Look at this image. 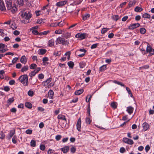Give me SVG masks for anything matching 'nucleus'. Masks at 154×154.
<instances>
[{
    "instance_id": "1",
    "label": "nucleus",
    "mask_w": 154,
    "mask_h": 154,
    "mask_svg": "<svg viewBox=\"0 0 154 154\" xmlns=\"http://www.w3.org/2000/svg\"><path fill=\"white\" fill-rule=\"evenodd\" d=\"M21 16L26 20H28L32 17L31 11L29 9L23 10L21 11Z\"/></svg>"
},
{
    "instance_id": "2",
    "label": "nucleus",
    "mask_w": 154,
    "mask_h": 154,
    "mask_svg": "<svg viewBox=\"0 0 154 154\" xmlns=\"http://www.w3.org/2000/svg\"><path fill=\"white\" fill-rule=\"evenodd\" d=\"M19 81L20 82L23 86H26L28 84V76L26 74H25L20 76L18 79Z\"/></svg>"
},
{
    "instance_id": "3",
    "label": "nucleus",
    "mask_w": 154,
    "mask_h": 154,
    "mask_svg": "<svg viewBox=\"0 0 154 154\" xmlns=\"http://www.w3.org/2000/svg\"><path fill=\"white\" fill-rule=\"evenodd\" d=\"M56 42L57 45L60 44H62L63 45H66L69 44V41L68 40H66L64 38L59 37L57 38Z\"/></svg>"
},
{
    "instance_id": "4",
    "label": "nucleus",
    "mask_w": 154,
    "mask_h": 154,
    "mask_svg": "<svg viewBox=\"0 0 154 154\" xmlns=\"http://www.w3.org/2000/svg\"><path fill=\"white\" fill-rule=\"evenodd\" d=\"M88 35L87 33L80 32L75 35V37L79 38V40H81L85 38L86 37H88Z\"/></svg>"
},
{
    "instance_id": "5",
    "label": "nucleus",
    "mask_w": 154,
    "mask_h": 154,
    "mask_svg": "<svg viewBox=\"0 0 154 154\" xmlns=\"http://www.w3.org/2000/svg\"><path fill=\"white\" fill-rule=\"evenodd\" d=\"M146 52L149 53V54L148 55L149 56H150L154 54V49L152 48L150 45L149 43H147Z\"/></svg>"
},
{
    "instance_id": "6",
    "label": "nucleus",
    "mask_w": 154,
    "mask_h": 154,
    "mask_svg": "<svg viewBox=\"0 0 154 154\" xmlns=\"http://www.w3.org/2000/svg\"><path fill=\"white\" fill-rule=\"evenodd\" d=\"M123 141L125 143L128 144L129 145H132L134 142L133 140L131 139H129L126 137H124L122 139Z\"/></svg>"
},
{
    "instance_id": "7",
    "label": "nucleus",
    "mask_w": 154,
    "mask_h": 154,
    "mask_svg": "<svg viewBox=\"0 0 154 154\" xmlns=\"http://www.w3.org/2000/svg\"><path fill=\"white\" fill-rule=\"evenodd\" d=\"M67 2V1L66 0L59 1L56 3V5L58 7H61L66 5Z\"/></svg>"
},
{
    "instance_id": "8",
    "label": "nucleus",
    "mask_w": 154,
    "mask_h": 154,
    "mask_svg": "<svg viewBox=\"0 0 154 154\" xmlns=\"http://www.w3.org/2000/svg\"><path fill=\"white\" fill-rule=\"evenodd\" d=\"M140 26L139 23H135L130 24L128 26V29H134L137 28L138 27Z\"/></svg>"
},
{
    "instance_id": "9",
    "label": "nucleus",
    "mask_w": 154,
    "mask_h": 154,
    "mask_svg": "<svg viewBox=\"0 0 154 154\" xmlns=\"http://www.w3.org/2000/svg\"><path fill=\"white\" fill-rule=\"evenodd\" d=\"M5 2L8 10H11L12 6L11 1V0H5Z\"/></svg>"
},
{
    "instance_id": "10",
    "label": "nucleus",
    "mask_w": 154,
    "mask_h": 154,
    "mask_svg": "<svg viewBox=\"0 0 154 154\" xmlns=\"http://www.w3.org/2000/svg\"><path fill=\"white\" fill-rule=\"evenodd\" d=\"M81 118H80L79 119L76 124L77 129L79 131H81Z\"/></svg>"
},
{
    "instance_id": "11",
    "label": "nucleus",
    "mask_w": 154,
    "mask_h": 154,
    "mask_svg": "<svg viewBox=\"0 0 154 154\" xmlns=\"http://www.w3.org/2000/svg\"><path fill=\"white\" fill-rule=\"evenodd\" d=\"M136 0H133L130 1L128 4V8H130L131 7H134L137 3Z\"/></svg>"
},
{
    "instance_id": "12",
    "label": "nucleus",
    "mask_w": 154,
    "mask_h": 154,
    "mask_svg": "<svg viewBox=\"0 0 154 154\" xmlns=\"http://www.w3.org/2000/svg\"><path fill=\"white\" fill-rule=\"evenodd\" d=\"M142 126L143 128V130L144 131H146L147 130L149 127V125L146 122L143 123Z\"/></svg>"
},
{
    "instance_id": "13",
    "label": "nucleus",
    "mask_w": 154,
    "mask_h": 154,
    "mask_svg": "<svg viewBox=\"0 0 154 154\" xmlns=\"http://www.w3.org/2000/svg\"><path fill=\"white\" fill-rule=\"evenodd\" d=\"M0 10L2 11L6 10L4 2L1 0H0Z\"/></svg>"
},
{
    "instance_id": "14",
    "label": "nucleus",
    "mask_w": 154,
    "mask_h": 154,
    "mask_svg": "<svg viewBox=\"0 0 154 154\" xmlns=\"http://www.w3.org/2000/svg\"><path fill=\"white\" fill-rule=\"evenodd\" d=\"M46 50L44 49H41L38 50V53L39 55H43L46 53Z\"/></svg>"
},
{
    "instance_id": "15",
    "label": "nucleus",
    "mask_w": 154,
    "mask_h": 154,
    "mask_svg": "<svg viewBox=\"0 0 154 154\" xmlns=\"http://www.w3.org/2000/svg\"><path fill=\"white\" fill-rule=\"evenodd\" d=\"M133 107L131 106H128L127 108V111L130 115H131L133 113Z\"/></svg>"
},
{
    "instance_id": "16",
    "label": "nucleus",
    "mask_w": 154,
    "mask_h": 154,
    "mask_svg": "<svg viewBox=\"0 0 154 154\" xmlns=\"http://www.w3.org/2000/svg\"><path fill=\"white\" fill-rule=\"evenodd\" d=\"M61 149L64 153H66L69 151V148L68 146H66L62 148Z\"/></svg>"
},
{
    "instance_id": "17",
    "label": "nucleus",
    "mask_w": 154,
    "mask_h": 154,
    "mask_svg": "<svg viewBox=\"0 0 154 154\" xmlns=\"http://www.w3.org/2000/svg\"><path fill=\"white\" fill-rule=\"evenodd\" d=\"M57 118L59 119H60L63 120H64L66 123L67 121L64 116L60 114L58 116Z\"/></svg>"
},
{
    "instance_id": "18",
    "label": "nucleus",
    "mask_w": 154,
    "mask_h": 154,
    "mask_svg": "<svg viewBox=\"0 0 154 154\" xmlns=\"http://www.w3.org/2000/svg\"><path fill=\"white\" fill-rule=\"evenodd\" d=\"M27 60L26 56L24 55L22 56L20 59V62L22 63L25 64Z\"/></svg>"
},
{
    "instance_id": "19",
    "label": "nucleus",
    "mask_w": 154,
    "mask_h": 154,
    "mask_svg": "<svg viewBox=\"0 0 154 154\" xmlns=\"http://www.w3.org/2000/svg\"><path fill=\"white\" fill-rule=\"evenodd\" d=\"M42 85L44 86H47V87H53L54 85V84L53 83L51 82L48 85L46 81H45L42 82Z\"/></svg>"
},
{
    "instance_id": "20",
    "label": "nucleus",
    "mask_w": 154,
    "mask_h": 154,
    "mask_svg": "<svg viewBox=\"0 0 154 154\" xmlns=\"http://www.w3.org/2000/svg\"><path fill=\"white\" fill-rule=\"evenodd\" d=\"M84 90L83 89H80L76 91L75 92V94L76 95H80L83 93Z\"/></svg>"
},
{
    "instance_id": "21",
    "label": "nucleus",
    "mask_w": 154,
    "mask_h": 154,
    "mask_svg": "<svg viewBox=\"0 0 154 154\" xmlns=\"http://www.w3.org/2000/svg\"><path fill=\"white\" fill-rule=\"evenodd\" d=\"M90 15L88 14H87L82 16V19L83 20H85L90 17Z\"/></svg>"
},
{
    "instance_id": "22",
    "label": "nucleus",
    "mask_w": 154,
    "mask_h": 154,
    "mask_svg": "<svg viewBox=\"0 0 154 154\" xmlns=\"http://www.w3.org/2000/svg\"><path fill=\"white\" fill-rule=\"evenodd\" d=\"M14 101V98L13 97L9 98L7 101V103L8 105H10Z\"/></svg>"
},
{
    "instance_id": "23",
    "label": "nucleus",
    "mask_w": 154,
    "mask_h": 154,
    "mask_svg": "<svg viewBox=\"0 0 154 154\" xmlns=\"http://www.w3.org/2000/svg\"><path fill=\"white\" fill-rule=\"evenodd\" d=\"M143 9L139 6H136L134 9V11L136 12H140L143 10Z\"/></svg>"
},
{
    "instance_id": "24",
    "label": "nucleus",
    "mask_w": 154,
    "mask_h": 154,
    "mask_svg": "<svg viewBox=\"0 0 154 154\" xmlns=\"http://www.w3.org/2000/svg\"><path fill=\"white\" fill-rule=\"evenodd\" d=\"M54 40L53 39H51L50 40L48 41V45L49 46L52 47L54 45Z\"/></svg>"
},
{
    "instance_id": "25",
    "label": "nucleus",
    "mask_w": 154,
    "mask_h": 154,
    "mask_svg": "<svg viewBox=\"0 0 154 154\" xmlns=\"http://www.w3.org/2000/svg\"><path fill=\"white\" fill-rule=\"evenodd\" d=\"M68 65L69 68L72 69L74 66V63L72 61H70L67 63Z\"/></svg>"
},
{
    "instance_id": "26",
    "label": "nucleus",
    "mask_w": 154,
    "mask_h": 154,
    "mask_svg": "<svg viewBox=\"0 0 154 154\" xmlns=\"http://www.w3.org/2000/svg\"><path fill=\"white\" fill-rule=\"evenodd\" d=\"M142 17L144 18L150 19L151 16L149 14L147 13H145L142 15Z\"/></svg>"
},
{
    "instance_id": "27",
    "label": "nucleus",
    "mask_w": 154,
    "mask_h": 154,
    "mask_svg": "<svg viewBox=\"0 0 154 154\" xmlns=\"http://www.w3.org/2000/svg\"><path fill=\"white\" fill-rule=\"evenodd\" d=\"M25 106L26 107L29 109L31 108L32 107V104L28 102H27L25 103Z\"/></svg>"
},
{
    "instance_id": "28",
    "label": "nucleus",
    "mask_w": 154,
    "mask_h": 154,
    "mask_svg": "<svg viewBox=\"0 0 154 154\" xmlns=\"http://www.w3.org/2000/svg\"><path fill=\"white\" fill-rule=\"evenodd\" d=\"M106 65H103L101 66L99 68V70L100 72H103L106 69Z\"/></svg>"
},
{
    "instance_id": "29",
    "label": "nucleus",
    "mask_w": 154,
    "mask_h": 154,
    "mask_svg": "<svg viewBox=\"0 0 154 154\" xmlns=\"http://www.w3.org/2000/svg\"><path fill=\"white\" fill-rule=\"evenodd\" d=\"M15 133L14 130H11L10 131V133L9 134V135L10 137V138H11L12 137Z\"/></svg>"
},
{
    "instance_id": "30",
    "label": "nucleus",
    "mask_w": 154,
    "mask_h": 154,
    "mask_svg": "<svg viewBox=\"0 0 154 154\" xmlns=\"http://www.w3.org/2000/svg\"><path fill=\"white\" fill-rule=\"evenodd\" d=\"M30 145L31 146L35 147L36 145V142L35 140H32L30 142Z\"/></svg>"
},
{
    "instance_id": "31",
    "label": "nucleus",
    "mask_w": 154,
    "mask_h": 154,
    "mask_svg": "<svg viewBox=\"0 0 154 154\" xmlns=\"http://www.w3.org/2000/svg\"><path fill=\"white\" fill-rule=\"evenodd\" d=\"M28 67L27 65H26L23 67L21 69V71L22 72H24L28 69Z\"/></svg>"
},
{
    "instance_id": "32",
    "label": "nucleus",
    "mask_w": 154,
    "mask_h": 154,
    "mask_svg": "<svg viewBox=\"0 0 154 154\" xmlns=\"http://www.w3.org/2000/svg\"><path fill=\"white\" fill-rule=\"evenodd\" d=\"M109 29L108 28H103L102 29V30L101 31V33L102 34H104Z\"/></svg>"
},
{
    "instance_id": "33",
    "label": "nucleus",
    "mask_w": 154,
    "mask_h": 154,
    "mask_svg": "<svg viewBox=\"0 0 154 154\" xmlns=\"http://www.w3.org/2000/svg\"><path fill=\"white\" fill-rule=\"evenodd\" d=\"M140 32L142 34H145L146 32V30L144 28H142L140 29Z\"/></svg>"
},
{
    "instance_id": "34",
    "label": "nucleus",
    "mask_w": 154,
    "mask_h": 154,
    "mask_svg": "<svg viewBox=\"0 0 154 154\" xmlns=\"http://www.w3.org/2000/svg\"><path fill=\"white\" fill-rule=\"evenodd\" d=\"M49 32V31H45L42 32H40L39 33V35H47Z\"/></svg>"
},
{
    "instance_id": "35",
    "label": "nucleus",
    "mask_w": 154,
    "mask_h": 154,
    "mask_svg": "<svg viewBox=\"0 0 154 154\" xmlns=\"http://www.w3.org/2000/svg\"><path fill=\"white\" fill-rule=\"evenodd\" d=\"M117 103L116 102H113L111 103V107L114 109H116L117 108Z\"/></svg>"
},
{
    "instance_id": "36",
    "label": "nucleus",
    "mask_w": 154,
    "mask_h": 154,
    "mask_svg": "<svg viewBox=\"0 0 154 154\" xmlns=\"http://www.w3.org/2000/svg\"><path fill=\"white\" fill-rule=\"evenodd\" d=\"M18 4L20 6H22L23 5V0H17Z\"/></svg>"
},
{
    "instance_id": "37",
    "label": "nucleus",
    "mask_w": 154,
    "mask_h": 154,
    "mask_svg": "<svg viewBox=\"0 0 154 154\" xmlns=\"http://www.w3.org/2000/svg\"><path fill=\"white\" fill-rule=\"evenodd\" d=\"M37 65L35 63L32 64L30 66V68L31 69H34L35 68H36Z\"/></svg>"
},
{
    "instance_id": "38",
    "label": "nucleus",
    "mask_w": 154,
    "mask_h": 154,
    "mask_svg": "<svg viewBox=\"0 0 154 154\" xmlns=\"http://www.w3.org/2000/svg\"><path fill=\"white\" fill-rule=\"evenodd\" d=\"M48 95L51 98H52L54 95L53 91L52 90H50L48 92Z\"/></svg>"
},
{
    "instance_id": "39",
    "label": "nucleus",
    "mask_w": 154,
    "mask_h": 154,
    "mask_svg": "<svg viewBox=\"0 0 154 154\" xmlns=\"http://www.w3.org/2000/svg\"><path fill=\"white\" fill-rule=\"evenodd\" d=\"M113 82L115 84H117L119 85H120L121 86H124V85L121 82L118 81L116 80H114Z\"/></svg>"
},
{
    "instance_id": "40",
    "label": "nucleus",
    "mask_w": 154,
    "mask_h": 154,
    "mask_svg": "<svg viewBox=\"0 0 154 154\" xmlns=\"http://www.w3.org/2000/svg\"><path fill=\"white\" fill-rule=\"evenodd\" d=\"M5 74V72L3 70H1L0 71V78L1 79H3L4 78L3 74Z\"/></svg>"
},
{
    "instance_id": "41",
    "label": "nucleus",
    "mask_w": 154,
    "mask_h": 154,
    "mask_svg": "<svg viewBox=\"0 0 154 154\" xmlns=\"http://www.w3.org/2000/svg\"><path fill=\"white\" fill-rule=\"evenodd\" d=\"M126 90L128 92V94H130V96L132 97L133 96V95L131 93V92L130 89L129 88V87H126Z\"/></svg>"
},
{
    "instance_id": "42",
    "label": "nucleus",
    "mask_w": 154,
    "mask_h": 154,
    "mask_svg": "<svg viewBox=\"0 0 154 154\" xmlns=\"http://www.w3.org/2000/svg\"><path fill=\"white\" fill-rule=\"evenodd\" d=\"M90 103L88 104V108L87 109V113L88 114V116H90Z\"/></svg>"
},
{
    "instance_id": "43",
    "label": "nucleus",
    "mask_w": 154,
    "mask_h": 154,
    "mask_svg": "<svg viewBox=\"0 0 154 154\" xmlns=\"http://www.w3.org/2000/svg\"><path fill=\"white\" fill-rule=\"evenodd\" d=\"M11 27L13 30L17 28V26L14 23L11 24Z\"/></svg>"
},
{
    "instance_id": "44",
    "label": "nucleus",
    "mask_w": 154,
    "mask_h": 154,
    "mask_svg": "<svg viewBox=\"0 0 154 154\" xmlns=\"http://www.w3.org/2000/svg\"><path fill=\"white\" fill-rule=\"evenodd\" d=\"M70 151L72 153H74L76 151V148L75 147L72 146L71 148Z\"/></svg>"
},
{
    "instance_id": "45",
    "label": "nucleus",
    "mask_w": 154,
    "mask_h": 154,
    "mask_svg": "<svg viewBox=\"0 0 154 154\" xmlns=\"http://www.w3.org/2000/svg\"><path fill=\"white\" fill-rule=\"evenodd\" d=\"M32 32L33 34H35V35H37L38 34L39 35V32H38L37 30L34 29H32Z\"/></svg>"
},
{
    "instance_id": "46",
    "label": "nucleus",
    "mask_w": 154,
    "mask_h": 154,
    "mask_svg": "<svg viewBox=\"0 0 154 154\" xmlns=\"http://www.w3.org/2000/svg\"><path fill=\"white\" fill-rule=\"evenodd\" d=\"M28 94L29 96L32 97L34 93L33 91L30 90L28 92Z\"/></svg>"
},
{
    "instance_id": "47",
    "label": "nucleus",
    "mask_w": 154,
    "mask_h": 154,
    "mask_svg": "<svg viewBox=\"0 0 154 154\" xmlns=\"http://www.w3.org/2000/svg\"><path fill=\"white\" fill-rule=\"evenodd\" d=\"M85 121L86 123L87 124H89L91 122L90 119L89 117H87Z\"/></svg>"
},
{
    "instance_id": "48",
    "label": "nucleus",
    "mask_w": 154,
    "mask_h": 154,
    "mask_svg": "<svg viewBox=\"0 0 154 154\" xmlns=\"http://www.w3.org/2000/svg\"><path fill=\"white\" fill-rule=\"evenodd\" d=\"M5 137V135L2 132L0 133V138L1 139H4Z\"/></svg>"
},
{
    "instance_id": "49",
    "label": "nucleus",
    "mask_w": 154,
    "mask_h": 154,
    "mask_svg": "<svg viewBox=\"0 0 154 154\" xmlns=\"http://www.w3.org/2000/svg\"><path fill=\"white\" fill-rule=\"evenodd\" d=\"M26 133L28 134H32V131L31 129H27L25 132Z\"/></svg>"
},
{
    "instance_id": "50",
    "label": "nucleus",
    "mask_w": 154,
    "mask_h": 154,
    "mask_svg": "<svg viewBox=\"0 0 154 154\" xmlns=\"http://www.w3.org/2000/svg\"><path fill=\"white\" fill-rule=\"evenodd\" d=\"M62 30L61 29H59L58 30H56L55 31V33L56 34H60L62 33Z\"/></svg>"
},
{
    "instance_id": "51",
    "label": "nucleus",
    "mask_w": 154,
    "mask_h": 154,
    "mask_svg": "<svg viewBox=\"0 0 154 154\" xmlns=\"http://www.w3.org/2000/svg\"><path fill=\"white\" fill-rule=\"evenodd\" d=\"M119 151L121 153H123L125 152V149L123 147L121 148L119 150Z\"/></svg>"
},
{
    "instance_id": "52",
    "label": "nucleus",
    "mask_w": 154,
    "mask_h": 154,
    "mask_svg": "<svg viewBox=\"0 0 154 154\" xmlns=\"http://www.w3.org/2000/svg\"><path fill=\"white\" fill-rule=\"evenodd\" d=\"M43 21V20L42 19H38L36 23H37L39 24H41Z\"/></svg>"
},
{
    "instance_id": "53",
    "label": "nucleus",
    "mask_w": 154,
    "mask_h": 154,
    "mask_svg": "<svg viewBox=\"0 0 154 154\" xmlns=\"http://www.w3.org/2000/svg\"><path fill=\"white\" fill-rule=\"evenodd\" d=\"M98 45V44H94L91 46V48L92 49L96 48L97 47Z\"/></svg>"
},
{
    "instance_id": "54",
    "label": "nucleus",
    "mask_w": 154,
    "mask_h": 154,
    "mask_svg": "<svg viewBox=\"0 0 154 154\" xmlns=\"http://www.w3.org/2000/svg\"><path fill=\"white\" fill-rule=\"evenodd\" d=\"M119 19V16L117 15H114L113 17V20L117 21V20Z\"/></svg>"
},
{
    "instance_id": "55",
    "label": "nucleus",
    "mask_w": 154,
    "mask_h": 154,
    "mask_svg": "<svg viewBox=\"0 0 154 154\" xmlns=\"http://www.w3.org/2000/svg\"><path fill=\"white\" fill-rule=\"evenodd\" d=\"M78 101V98L76 97V98H74V99H72L70 102V103H76Z\"/></svg>"
},
{
    "instance_id": "56",
    "label": "nucleus",
    "mask_w": 154,
    "mask_h": 154,
    "mask_svg": "<svg viewBox=\"0 0 154 154\" xmlns=\"http://www.w3.org/2000/svg\"><path fill=\"white\" fill-rule=\"evenodd\" d=\"M61 136L60 135H57L56 136L55 139L59 141L61 139Z\"/></svg>"
},
{
    "instance_id": "57",
    "label": "nucleus",
    "mask_w": 154,
    "mask_h": 154,
    "mask_svg": "<svg viewBox=\"0 0 154 154\" xmlns=\"http://www.w3.org/2000/svg\"><path fill=\"white\" fill-rule=\"evenodd\" d=\"M20 32L18 30H15L14 31L13 34L15 35H19Z\"/></svg>"
},
{
    "instance_id": "58",
    "label": "nucleus",
    "mask_w": 154,
    "mask_h": 154,
    "mask_svg": "<svg viewBox=\"0 0 154 154\" xmlns=\"http://www.w3.org/2000/svg\"><path fill=\"white\" fill-rule=\"evenodd\" d=\"M40 147V149L43 151L44 150L45 148V145L43 144L41 145Z\"/></svg>"
},
{
    "instance_id": "59",
    "label": "nucleus",
    "mask_w": 154,
    "mask_h": 154,
    "mask_svg": "<svg viewBox=\"0 0 154 154\" xmlns=\"http://www.w3.org/2000/svg\"><path fill=\"white\" fill-rule=\"evenodd\" d=\"M35 74H36L35 73V72H33V71H32L29 73V75L31 77H32L35 76Z\"/></svg>"
},
{
    "instance_id": "60",
    "label": "nucleus",
    "mask_w": 154,
    "mask_h": 154,
    "mask_svg": "<svg viewBox=\"0 0 154 154\" xmlns=\"http://www.w3.org/2000/svg\"><path fill=\"white\" fill-rule=\"evenodd\" d=\"M11 9V11L13 13L14 12L17 11V8L15 7H14L12 6V8Z\"/></svg>"
},
{
    "instance_id": "61",
    "label": "nucleus",
    "mask_w": 154,
    "mask_h": 154,
    "mask_svg": "<svg viewBox=\"0 0 154 154\" xmlns=\"http://www.w3.org/2000/svg\"><path fill=\"white\" fill-rule=\"evenodd\" d=\"M128 17L127 16H125L122 19V20L123 21H125L128 19Z\"/></svg>"
},
{
    "instance_id": "62",
    "label": "nucleus",
    "mask_w": 154,
    "mask_h": 154,
    "mask_svg": "<svg viewBox=\"0 0 154 154\" xmlns=\"http://www.w3.org/2000/svg\"><path fill=\"white\" fill-rule=\"evenodd\" d=\"M150 149V147L149 145H146L145 147V150L146 152H147Z\"/></svg>"
},
{
    "instance_id": "63",
    "label": "nucleus",
    "mask_w": 154,
    "mask_h": 154,
    "mask_svg": "<svg viewBox=\"0 0 154 154\" xmlns=\"http://www.w3.org/2000/svg\"><path fill=\"white\" fill-rule=\"evenodd\" d=\"M44 126V124L43 122H41L40 123L39 125V127L40 128H43Z\"/></svg>"
},
{
    "instance_id": "64",
    "label": "nucleus",
    "mask_w": 154,
    "mask_h": 154,
    "mask_svg": "<svg viewBox=\"0 0 154 154\" xmlns=\"http://www.w3.org/2000/svg\"><path fill=\"white\" fill-rule=\"evenodd\" d=\"M79 66L81 68H83L85 66V63H81L79 64Z\"/></svg>"
}]
</instances>
